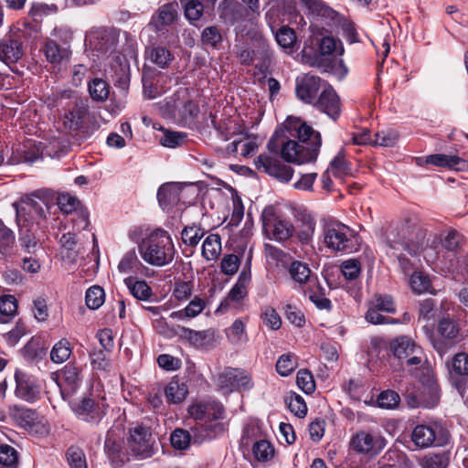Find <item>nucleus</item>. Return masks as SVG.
<instances>
[{
	"label": "nucleus",
	"mask_w": 468,
	"mask_h": 468,
	"mask_svg": "<svg viewBox=\"0 0 468 468\" xmlns=\"http://www.w3.org/2000/svg\"><path fill=\"white\" fill-rule=\"evenodd\" d=\"M44 53L48 59L52 64H60L63 61L69 60L71 51L69 47L59 46L56 41L49 40L44 47Z\"/></svg>",
	"instance_id": "obj_30"
},
{
	"label": "nucleus",
	"mask_w": 468,
	"mask_h": 468,
	"mask_svg": "<svg viewBox=\"0 0 468 468\" xmlns=\"http://www.w3.org/2000/svg\"><path fill=\"white\" fill-rule=\"evenodd\" d=\"M173 118L181 124H192L199 113V108L186 89L177 90L173 98L171 104Z\"/></svg>",
	"instance_id": "obj_7"
},
{
	"label": "nucleus",
	"mask_w": 468,
	"mask_h": 468,
	"mask_svg": "<svg viewBox=\"0 0 468 468\" xmlns=\"http://www.w3.org/2000/svg\"><path fill=\"white\" fill-rule=\"evenodd\" d=\"M23 54L22 43L19 40L6 37L0 41V61L10 69L23 57Z\"/></svg>",
	"instance_id": "obj_21"
},
{
	"label": "nucleus",
	"mask_w": 468,
	"mask_h": 468,
	"mask_svg": "<svg viewBox=\"0 0 468 468\" xmlns=\"http://www.w3.org/2000/svg\"><path fill=\"white\" fill-rule=\"evenodd\" d=\"M181 186L176 183L162 185L157 192V199L163 210L169 211L180 201Z\"/></svg>",
	"instance_id": "obj_27"
},
{
	"label": "nucleus",
	"mask_w": 468,
	"mask_h": 468,
	"mask_svg": "<svg viewBox=\"0 0 468 468\" xmlns=\"http://www.w3.org/2000/svg\"><path fill=\"white\" fill-rule=\"evenodd\" d=\"M410 283L417 293L428 292L431 287L429 277L420 271H416L410 276Z\"/></svg>",
	"instance_id": "obj_57"
},
{
	"label": "nucleus",
	"mask_w": 468,
	"mask_h": 468,
	"mask_svg": "<svg viewBox=\"0 0 468 468\" xmlns=\"http://www.w3.org/2000/svg\"><path fill=\"white\" fill-rule=\"evenodd\" d=\"M224 411H191L195 425L191 428L194 440L202 442L211 440L225 431Z\"/></svg>",
	"instance_id": "obj_4"
},
{
	"label": "nucleus",
	"mask_w": 468,
	"mask_h": 468,
	"mask_svg": "<svg viewBox=\"0 0 468 468\" xmlns=\"http://www.w3.org/2000/svg\"><path fill=\"white\" fill-rule=\"evenodd\" d=\"M263 324L271 330H278L282 326V319L276 310L271 306H266L261 313Z\"/></svg>",
	"instance_id": "obj_61"
},
{
	"label": "nucleus",
	"mask_w": 468,
	"mask_h": 468,
	"mask_svg": "<svg viewBox=\"0 0 468 468\" xmlns=\"http://www.w3.org/2000/svg\"><path fill=\"white\" fill-rule=\"evenodd\" d=\"M425 164L456 171H466L468 169V161L454 154H431L425 157Z\"/></svg>",
	"instance_id": "obj_26"
},
{
	"label": "nucleus",
	"mask_w": 468,
	"mask_h": 468,
	"mask_svg": "<svg viewBox=\"0 0 468 468\" xmlns=\"http://www.w3.org/2000/svg\"><path fill=\"white\" fill-rule=\"evenodd\" d=\"M314 107L324 112L333 120L339 117L341 112L340 100L331 85H324L318 98L314 102Z\"/></svg>",
	"instance_id": "obj_19"
},
{
	"label": "nucleus",
	"mask_w": 468,
	"mask_h": 468,
	"mask_svg": "<svg viewBox=\"0 0 468 468\" xmlns=\"http://www.w3.org/2000/svg\"><path fill=\"white\" fill-rule=\"evenodd\" d=\"M166 335L168 336L177 335L181 339L187 341L192 346L198 349H208L216 346L215 330L213 329L196 331L178 325V331Z\"/></svg>",
	"instance_id": "obj_15"
},
{
	"label": "nucleus",
	"mask_w": 468,
	"mask_h": 468,
	"mask_svg": "<svg viewBox=\"0 0 468 468\" xmlns=\"http://www.w3.org/2000/svg\"><path fill=\"white\" fill-rule=\"evenodd\" d=\"M142 259L150 265L163 267L171 263L176 249L167 231L157 229L148 234L138 245Z\"/></svg>",
	"instance_id": "obj_2"
},
{
	"label": "nucleus",
	"mask_w": 468,
	"mask_h": 468,
	"mask_svg": "<svg viewBox=\"0 0 468 468\" xmlns=\"http://www.w3.org/2000/svg\"><path fill=\"white\" fill-rule=\"evenodd\" d=\"M350 229L343 224L328 225L324 231L326 247L335 251H351Z\"/></svg>",
	"instance_id": "obj_11"
},
{
	"label": "nucleus",
	"mask_w": 468,
	"mask_h": 468,
	"mask_svg": "<svg viewBox=\"0 0 468 468\" xmlns=\"http://www.w3.org/2000/svg\"><path fill=\"white\" fill-rule=\"evenodd\" d=\"M177 16V4L167 3L161 5L152 16L150 25L156 32H161L172 25Z\"/></svg>",
	"instance_id": "obj_24"
},
{
	"label": "nucleus",
	"mask_w": 468,
	"mask_h": 468,
	"mask_svg": "<svg viewBox=\"0 0 468 468\" xmlns=\"http://www.w3.org/2000/svg\"><path fill=\"white\" fill-rule=\"evenodd\" d=\"M400 402V396L392 389H386L377 397V406L384 410H394Z\"/></svg>",
	"instance_id": "obj_51"
},
{
	"label": "nucleus",
	"mask_w": 468,
	"mask_h": 468,
	"mask_svg": "<svg viewBox=\"0 0 468 468\" xmlns=\"http://www.w3.org/2000/svg\"><path fill=\"white\" fill-rule=\"evenodd\" d=\"M123 282L129 292L139 301H147L153 295V290L145 281L129 276L123 280Z\"/></svg>",
	"instance_id": "obj_29"
},
{
	"label": "nucleus",
	"mask_w": 468,
	"mask_h": 468,
	"mask_svg": "<svg viewBox=\"0 0 468 468\" xmlns=\"http://www.w3.org/2000/svg\"><path fill=\"white\" fill-rule=\"evenodd\" d=\"M278 45L286 52H293L294 46L297 42L295 31L288 26H282L275 35Z\"/></svg>",
	"instance_id": "obj_44"
},
{
	"label": "nucleus",
	"mask_w": 468,
	"mask_h": 468,
	"mask_svg": "<svg viewBox=\"0 0 468 468\" xmlns=\"http://www.w3.org/2000/svg\"><path fill=\"white\" fill-rule=\"evenodd\" d=\"M221 251V239L218 234L208 235L202 245V256L207 261L216 260Z\"/></svg>",
	"instance_id": "obj_43"
},
{
	"label": "nucleus",
	"mask_w": 468,
	"mask_h": 468,
	"mask_svg": "<svg viewBox=\"0 0 468 468\" xmlns=\"http://www.w3.org/2000/svg\"><path fill=\"white\" fill-rule=\"evenodd\" d=\"M105 452L112 459V461L124 463L130 460L125 453V445L122 447L119 441L108 434L105 440Z\"/></svg>",
	"instance_id": "obj_46"
},
{
	"label": "nucleus",
	"mask_w": 468,
	"mask_h": 468,
	"mask_svg": "<svg viewBox=\"0 0 468 468\" xmlns=\"http://www.w3.org/2000/svg\"><path fill=\"white\" fill-rule=\"evenodd\" d=\"M111 68L114 71L115 78L119 83L126 85L130 80V65L127 58L120 54L113 57Z\"/></svg>",
	"instance_id": "obj_36"
},
{
	"label": "nucleus",
	"mask_w": 468,
	"mask_h": 468,
	"mask_svg": "<svg viewBox=\"0 0 468 468\" xmlns=\"http://www.w3.org/2000/svg\"><path fill=\"white\" fill-rule=\"evenodd\" d=\"M318 51L310 53L307 47L302 51V59L304 63L313 67L324 65L325 57L343 56L345 48L342 41L333 36L326 35L317 38Z\"/></svg>",
	"instance_id": "obj_5"
},
{
	"label": "nucleus",
	"mask_w": 468,
	"mask_h": 468,
	"mask_svg": "<svg viewBox=\"0 0 468 468\" xmlns=\"http://www.w3.org/2000/svg\"><path fill=\"white\" fill-rule=\"evenodd\" d=\"M424 239V233L423 231H420L417 236V240L413 241H392L389 243V247L394 250H399V247H401L402 250L407 251L411 256H416L420 254L423 249L422 245V239Z\"/></svg>",
	"instance_id": "obj_48"
},
{
	"label": "nucleus",
	"mask_w": 468,
	"mask_h": 468,
	"mask_svg": "<svg viewBox=\"0 0 468 468\" xmlns=\"http://www.w3.org/2000/svg\"><path fill=\"white\" fill-rule=\"evenodd\" d=\"M449 454L446 452L428 454L419 461L421 468H447L449 465Z\"/></svg>",
	"instance_id": "obj_54"
},
{
	"label": "nucleus",
	"mask_w": 468,
	"mask_h": 468,
	"mask_svg": "<svg viewBox=\"0 0 468 468\" xmlns=\"http://www.w3.org/2000/svg\"><path fill=\"white\" fill-rule=\"evenodd\" d=\"M17 302L13 295H4L0 297V323H8L16 314Z\"/></svg>",
	"instance_id": "obj_47"
},
{
	"label": "nucleus",
	"mask_w": 468,
	"mask_h": 468,
	"mask_svg": "<svg viewBox=\"0 0 468 468\" xmlns=\"http://www.w3.org/2000/svg\"><path fill=\"white\" fill-rule=\"evenodd\" d=\"M386 444L387 441L384 437L364 431L356 432L350 441V445L355 452L368 456L378 455L385 448Z\"/></svg>",
	"instance_id": "obj_10"
},
{
	"label": "nucleus",
	"mask_w": 468,
	"mask_h": 468,
	"mask_svg": "<svg viewBox=\"0 0 468 468\" xmlns=\"http://www.w3.org/2000/svg\"><path fill=\"white\" fill-rule=\"evenodd\" d=\"M158 451L152 429L143 424H136L128 430L125 440V454L138 461L153 457Z\"/></svg>",
	"instance_id": "obj_3"
},
{
	"label": "nucleus",
	"mask_w": 468,
	"mask_h": 468,
	"mask_svg": "<svg viewBox=\"0 0 468 468\" xmlns=\"http://www.w3.org/2000/svg\"><path fill=\"white\" fill-rule=\"evenodd\" d=\"M341 271L346 279L355 280L361 272L360 261L356 259L345 261L341 264Z\"/></svg>",
	"instance_id": "obj_63"
},
{
	"label": "nucleus",
	"mask_w": 468,
	"mask_h": 468,
	"mask_svg": "<svg viewBox=\"0 0 468 468\" xmlns=\"http://www.w3.org/2000/svg\"><path fill=\"white\" fill-rule=\"evenodd\" d=\"M15 378L16 383V396L27 401L35 400L39 394V390L35 383L34 378L26 372L16 370Z\"/></svg>",
	"instance_id": "obj_22"
},
{
	"label": "nucleus",
	"mask_w": 468,
	"mask_h": 468,
	"mask_svg": "<svg viewBox=\"0 0 468 468\" xmlns=\"http://www.w3.org/2000/svg\"><path fill=\"white\" fill-rule=\"evenodd\" d=\"M18 452L7 444L0 445V468H17Z\"/></svg>",
	"instance_id": "obj_50"
},
{
	"label": "nucleus",
	"mask_w": 468,
	"mask_h": 468,
	"mask_svg": "<svg viewBox=\"0 0 468 468\" xmlns=\"http://www.w3.org/2000/svg\"><path fill=\"white\" fill-rule=\"evenodd\" d=\"M446 365L454 386L461 391L464 388V384L460 381L458 378L468 376V354L459 352L455 354Z\"/></svg>",
	"instance_id": "obj_23"
},
{
	"label": "nucleus",
	"mask_w": 468,
	"mask_h": 468,
	"mask_svg": "<svg viewBox=\"0 0 468 468\" xmlns=\"http://www.w3.org/2000/svg\"><path fill=\"white\" fill-rule=\"evenodd\" d=\"M58 379L70 390H74L80 384L82 379L80 369L74 364L69 363L60 370Z\"/></svg>",
	"instance_id": "obj_35"
},
{
	"label": "nucleus",
	"mask_w": 468,
	"mask_h": 468,
	"mask_svg": "<svg viewBox=\"0 0 468 468\" xmlns=\"http://www.w3.org/2000/svg\"><path fill=\"white\" fill-rule=\"evenodd\" d=\"M94 118L87 98H77L73 106L62 117V127L67 133L84 132L86 123Z\"/></svg>",
	"instance_id": "obj_9"
},
{
	"label": "nucleus",
	"mask_w": 468,
	"mask_h": 468,
	"mask_svg": "<svg viewBox=\"0 0 468 468\" xmlns=\"http://www.w3.org/2000/svg\"><path fill=\"white\" fill-rule=\"evenodd\" d=\"M251 281V272L250 271H241L236 283L229 292V297L232 301H239L248 294V286Z\"/></svg>",
	"instance_id": "obj_37"
},
{
	"label": "nucleus",
	"mask_w": 468,
	"mask_h": 468,
	"mask_svg": "<svg viewBox=\"0 0 468 468\" xmlns=\"http://www.w3.org/2000/svg\"><path fill=\"white\" fill-rule=\"evenodd\" d=\"M429 399H425L420 402L419 391L413 385L408 386L404 392V398L407 402V405L411 409H416L419 408L420 406H422L423 408L437 407L440 400V396L437 388H431L429 389Z\"/></svg>",
	"instance_id": "obj_25"
},
{
	"label": "nucleus",
	"mask_w": 468,
	"mask_h": 468,
	"mask_svg": "<svg viewBox=\"0 0 468 468\" xmlns=\"http://www.w3.org/2000/svg\"><path fill=\"white\" fill-rule=\"evenodd\" d=\"M326 84L317 76L305 74L301 79H297L295 87L296 96L300 101L314 105V102H315L319 96V91Z\"/></svg>",
	"instance_id": "obj_17"
},
{
	"label": "nucleus",
	"mask_w": 468,
	"mask_h": 468,
	"mask_svg": "<svg viewBox=\"0 0 468 468\" xmlns=\"http://www.w3.org/2000/svg\"><path fill=\"white\" fill-rule=\"evenodd\" d=\"M186 134L180 132L165 131L160 139L163 146L175 148L185 143Z\"/></svg>",
	"instance_id": "obj_64"
},
{
	"label": "nucleus",
	"mask_w": 468,
	"mask_h": 468,
	"mask_svg": "<svg viewBox=\"0 0 468 468\" xmlns=\"http://www.w3.org/2000/svg\"><path fill=\"white\" fill-rule=\"evenodd\" d=\"M205 230L197 225L185 227L181 233L182 240L185 244L196 247L204 237Z\"/></svg>",
	"instance_id": "obj_55"
},
{
	"label": "nucleus",
	"mask_w": 468,
	"mask_h": 468,
	"mask_svg": "<svg viewBox=\"0 0 468 468\" xmlns=\"http://www.w3.org/2000/svg\"><path fill=\"white\" fill-rule=\"evenodd\" d=\"M217 386L223 394L233 391L243 392L254 387L251 376L245 370L227 367L218 374Z\"/></svg>",
	"instance_id": "obj_8"
},
{
	"label": "nucleus",
	"mask_w": 468,
	"mask_h": 468,
	"mask_svg": "<svg viewBox=\"0 0 468 468\" xmlns=\"http://www.w3.org/2000/svg\"><path fill=\"white\" fill-rule=\"evenodd\" d=\"M300 3L308 10L313 19L321 21L328 27L341 24L343 17L322 0H300Z\"/></svg>",
	"instance_id": "obj_13"
},
{
	"label": "nucleus",
	"mask_w": 468,
	"mask_h": 468,
	"mask_svg": "<svg viewBox=\"0 0 468 468\" xmlns=\"http://www.w3.org/2000/svg\"><path fill=\"white\" fill-rule=\"evenodd\" d=\"M147 53L151 62L160 69H167L174 60L172 52L163 46H154L147 50Z\"/></svg>",
	"instance_id": "obj_34"
},
{
	"label": "nucleus",
	"mask_w": 468,
	"mask_h": 468,
	"mask_svg": "<svg viewBox=\"0 0 468 468\" xmlns=\"http://www.w3.org/2000/svg\"><path fill=\"white\" fill-rule=\"evenodd\" d=\"M11 416L20 427L30 433L44 436L49 432L48 422L37 411H12Z\"/></svg>",
	"instance_id": "obj_18"
},
{
	"label": "nucleus",
	"mask_w": 468,
	"mask_h": 468,
	"mask_svg": "<svg viewBox=\"0 0 468 468\" xmlns=\"http://www.w3.org/2000/svg\"><path fill=\"white\" fill-rule=\"evenodd\" d=\"M88 90L94 101L103 102L109 98L110 86L101 78H94L88 84Z\"/></svg>",
	"instance_id": "obj_40"
},
{
	"label": "nucleus",
	"mask_w": 468,
	"mask_h": 468,
	"mask_svg": "<svg viewBox=\"0 0 468 468\" xmlns=\"http://www.w3.org/2000/svg\"><path fill=\"white\" fill-rule=\"evenodd\" d=\"M297 356L292 353L282 355L276 363V370L281 376L286 377L297 367Z\"/></svg>",
	"instance_id": "obj_53"
},
{
	"label": "nucleus",
	"mask_w": 468,
	"mask_h": 468,
	"mask_svg": "<svg viewBox=\"0 0 468 468\" xmlns=\"http://www.w3.org/2000/svg\"><path fill=\"white\" fill-rule=\"evenodd\" d=\"M300 221L297 237L302 243H308L313 239L315 230L314 218L310 214L303 213L301 215Z\"/></svg>",
	"instance_id": "obj_45"
},
{
	"label": "nucleus",
	"mask_w": 468,
	"mask_h": 468,
	"mask_svg": "<svg viewBox=\"0 0 468 468\" xmlns=\"http://www.w3.org/2000/svg\"><path fill=\"white\" fill-rule=\"evenodd\" d=\"M144 267L134 250L127 251L118 264V271L123 274L137 273Z\"/></svg>",
	"instance_id": "obj_41"
},
{
	"label": "nucleus",
	"mask_w": 468,
	"mask_h": 468,
	"mask_svg": "<svg viewBox=\"0 0 468 468\" xmlns=\"http://www.w3.org/2000/svg\"><path fill=\"white\" fill-rule=\"evenodd\" d=\"M76 91L70 89L58 90L53 91L48 98V105L52 107H58L63 105L65 100L77 99Z\"/></svg>",
	"instance_id": "obj_59"
},
{
	"label": "nucleus",
	"mask_w": 468,
	"mask_h": 468,
	"mask_svg": "<svg viewBox=\"0 0 468 468\" xmlns=\"http://www.w3.org/2000/svg\"><path fill=\"white\" fill-rule=\"evenodd\" d=\"M34 225L20 228L18 241L22 249L27 253H35L38 248V239L36 237Z\"/></svg>",
	"instance_id": "obj_38"
},
{
	"label": "nucleus",
	"mask_w": 468,
	"mask_h": 468,
	"mask_svg": "<svg viewBox=\"0 0 468 468\" xmlns=\"http://www.w3.org/2000/svg\"><path fill=\"white\" fill-rule=\"evenodd\" d=\"M438 426L433 428L428 425H418L412 431V441L421 449L431 446L435 441H438V445H441L447 441L448 436L441 429L438 434Z\"/></svg>",
	"instance_id": "obj_20"
},
{
	"label": "nucleus",
	"mask_w": 468,
	"mask_h": 468,
	"mask_svg": "<svg viewBox=\"0 0 468 468\" xmlns=\"http://www.w3.org/2000/svg\"><path fill=\"white\" fill-rule=\"evenodd\" d=\"M222 6V16L230 24L243 20L246 16L245 7L237 0H224Z\"/></svg>",
	"instance_id": "obj_32"
},
{
	"label": "nucleus",
	"mask_w": 468,
	"mask_h": 468,
	"mask_svg": "<svg viewBox=\"0 0 468 468\" xmlns=\"http://www.w3.org/2000/svg\"><path fill=\"white\" fill-rule=\"evenodd\" d=\"M252 454L257 462L261 463H267L274 459L276 451L271 441L265 439H261L253 443Z\"/></svg>",
	"instance_id": "obj_33"
},
{
	"label": "nucleus",
	"mask_w": 468,
	"mask_h": 468,
	"mask_svg": "<svg viewBox=\"0 0 468 468\" xmlns=\"http://www.w3.org/2000/svg\"><path fill=\"white\" fill-rule=\"evenodd\" d=\"M240 265L239 258L235 254H226L221 260L220 270L225 275H234Z\"/></svg>",
	"instance_id": "obj_62"
},
{
	"label": "nucleus",
	"mask_w": 468,
	"mask_h": 468,
	"mask_svg": "<svg viewBox=\"0 0 468 468\" xmlns=\"http://www.w3.org/2000/svg\"><path fill=\"white\" fill-rule=\"evenodd\" d=\"M188 394V388L186 383L174 378L165 388V395L167 401L171 404L182 402Z\"/></svg>",
	"instance_id": "obj_31"
},
{
	"label": "nucleus",
	"mask_w": 468,
	"mask_h": 468,
	"mask_svg": "<svg viewBox=\"0 0 468 468\" xmlns=\"http://www.w3.org/2000/svg\"><path fill=\"white\" fill-rule=\"evenodd\" d=\"M289 274L292 281L300 286L306 284L312 279V271L307 263L294 261L289 267Z\"/></svg>",
	"instance_id": "obj_39"
},
{
	"label": "nucleus",
	"mask_w": 468,
	"mask_h": 468,
	"mask_svg": "<svg viewBox=\"0 0 468 468\" xmlns=\"http://www.w3.org/2000/svg\"><path fill=\"white\" fill-rule=\"evenodd\" d=\"M439 338H432L433 348L441 355L446 354L454 345L462 340L461 327L458 321L445 315L439 319L437 324Z\"/></svg>",
	"instance_id": "obj_6"
},
{
	"label": "nucleus",
	"mask_w": 468,
	"mask_h": 468,
	"mask_svg": "<svg viewBox=\"0 0 468 468\" xmlns=\"http://www.w3.org/2000/svg\"><path fill=\"white\" fill-rule=\"evenodd\" d=\"M70 468H88L83 451L77 446H70L66 452Z\"/></svg>",
	"instance_id": "obj_56"
},
{
	"label": "nucleus",
	"mask_w": 468,
	"mask_h": 468,
	"mask_svg": "<svg viewBox=\"0 0 468 468\" xmlns=\"http://www.w3.org/2000/svg\"><path fill=\"white\" fill-rule=\"evenodd\" d=\"M328 169L332 175L338 179H343L352 175L350 165L346 160L343 150L339 151V153L331 161Z\"/></svg>",
	"instance_id": "obj_42"
},
{
	"label": "nucleus",
	"mask_w": 468,
	"mask_h": 468,
	"mask_svg": "<svg viewBox=\"0 0 468 468\" xmlns=\"http://www.w3.org/2000/svg\"><path fill=\"white\" fill-rule=\"evenodd\" d=\"M15 243L14 232L0 219V252L5 254Z\"/></svg>",
	"instance_id": "obj_60"
},
{
	"label": "nucleus",
	"mask_w": 468,
	"mask_h": 468,
	"mask_svg": "<svg viewBox=\"0 0 468 468\" xmlns=\"http://www.w3.org/2000/svg\"><path fill=\"white\" fill-rule=\"evenodd\" d=\"M105 301L104 290L98 285L90 287L85 295V302L88 308L91 310L99 309Z\"/></svg>",
	"instance_id": "obj_52"
},
{
	"label": "nucleus",
	"mask_w": 468,
	"mask_h": 468,
	"mask_svg": "<svg viewBox=\"0 0 468 468\" xmlns=\"http://www.w3.org/2000/svg\"><path fill=\"white\" fill-rule=\"evenodd\" d=\"M390 349L398 359H405L411 354L420 353V347L409 336L400 335L390 342Z\"/></svg>",
	"instance_id": "obj_28"
},
{
	"label": "nucleus",
	"mask_w": 468,
	"mask_h": 468,
	"mask_svg": "<svg viewBox=\"0 0 468 468\" xmlns=\"http://www.w3.org/2000/svg\"><path fill=\"white\" fill-rule=\"evenodd\" d=\"M118 44L116 34L108 29L94 32L90 38V45L98 58H105L114 54Z\"/></svg>",
	"instance_id": "obj_16"
},
{
	"label": "nucleus",
	"mask_w": 468,
	"mask_h": 468,
	"mask_svg": "<svg viewBox=\"0 0 468 468\" xmlns=\"http://www.w3.org/2000/svg\"><path fill=\"white\" fill-rule=\"evenodd\" d=\"M300 3L308 10L313 19L321 21L328 27L341 24L343 17L322 0H300Z\"/></svg>",
	"instance_id": "obj_14"
},
{
	"label": "nucleus",
	"mask_w": 468,
	"mask_h": 468,
	"mask_svg": "<svg viewBox=\"0 0 468 468\" xmlns=\"http://www.w3.org/2000/svg\"><path fill=\"white\" fill-rule=\"evenodd\" d=\"M284 127L290 136L297 138L298 141L285 140V135H280L279 132L275 131L267 143L268 153L261 154L254 160V165L257 170L268 174L280 182L288 183L293 176V169L282 163L279 154L288 163L302 165L314 162L317 159L322 138L319 132L314 131L300 119L288 118Z\"/></svg>",
	"instance_id": "obj_1"
},
{
	"label": "nucleus",
	"mask_w": 468,
	"mask_h": 468,
	"mask_svg": "<svg viewBox=\"0 0 468 468\" xmlns=\"http://www.w3.org/2000/svg\"><path fill=\"white\" fill-rule=\"evenodd\" d=\"M72 353L70 343L63 338L54 345L50 351V358L54 363L60 364L68 360Z\"/></svg>",
	"instance_id": "obj_49"
},
{
	"label": "nucleus",
	"mask_w": 468,
	"mask_h": 468,
	"mask_svg": "<svg viewBox=\"0 0 468 468\" xmlns=\"http://www.w3.org/2000/svg\"><path fill=\"white\" fill-rule=\"evenodd\" d=\"M261 219L264 230L271 231L272 239L277 241L287 240L294 232L293 225L289 220L277 218L272 209H265Z\"/></svg>",
	"instance_id": "obj_12"
},
{
	"label": "nucleus",
	"mask_w": 468,
	"mask_h": 468,
	"mask_svg": "<svg viewBox=\"0 0 468 468\" xmlns=\"http://www.w3.org/2000/svg\"><path fill=\"white\" fill-rule=\"evenodd\" d=\"M226 335L229 342L239 344L246 338L245 324L240 319L233 322L231 326L226 329Z\"/></svg>",
	"instance_id": "obj_58"
}]
</instances>
